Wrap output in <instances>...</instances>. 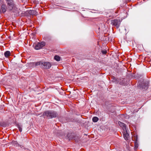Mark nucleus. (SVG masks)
<instances>
[{
  "label": "nucleus",
  "instance_id": "f257e3e1",
  "mask_svg": "<svg viewBox=\"0 0 151 151\" xmlns=\"http://www.w3.org/2000/svg\"><path fill=\"white\" fill-rule=\"evenodd\" d=\"M44 118L48 119H52L58 117V112L52 110H47L44 111L42 115Z\"/></svg>",
  "mask_w": 151,
  "mask_h": 151
},
{
  "label": "nucleus",
  "instance_id": "f03ea898",
  "mask_svg": "<svg viewBox=\"0 0 151 151\" xmlns=\"http://www.w3.org/2000/svg\"><path fill=\"white\" fill-rule=\"evenodd\" d=\"M52 66L51 63L48 62L40 61V67L42 69H50Z\"/></svg>",
  "mask_w": 151,
  "mask_h": 151
},
{
  "label": "nucleus",
  "instance_id": "7ed1b4c3",
  "mask_svg": "<svg viewBox=\"0 0 151 151\" xmlns=\"http://www.w3.org/2000/svg\"><path fill=\"white\" fill-rule=\"evenodd\" d=\"M7 4L8 9L11 11L14 8V4L13 0H5Z\"/></svg>",
  "mask_w": 151,
  "mask_h": 151
},
{
  "label": "nucleus",
  "instance_id": "20e7f679",
  "mask_svg": "<svg viewBox=\"0 0 151 151\" xmlns=\"http://www.w3.org/2000/svg\"><path fill=\"white\" fill-rule=\"evenodd\" d=\"M74 134L73 133H69L68 134L67 137L69 139V140L73 139L76 142H78L80 140V137L77 136H74Z\"/></svg>",
  "mask_w": 151,
  "mask_h": 151
},
{
  "label": "nucleus",
  "instance_id": "39448f33",
  "mask_svg": "<svg viewBox=\"0 0 151 151\" xmlns=\"http://www.w3.org/2000/svg\"><path fill=\"white\" fill-rule=\"evenodd\" d=\"M128 76L130 79H138L141 78L142 76V75L140 74H135L131 73L129 74Z\"/></svg>",
  "mask_w": 151,
  "mask_h": 151
},
{
  "label": "nucleus",
  "instance_id": "423d86ee",
  "mask_svg": "<svg viewBox=\"0 0 151 151\" xmlns=\"http://www.w3.org/2000/svg\"><path fill=\"white\" fill-rule=\"evenodd\" d=\"M111 24L113 26H115L118 28L120 26L121 21L119 19L112 20L111 21Z\"/></svg>",
  "mask_w": 151,
  "mask_h": 151
},
{
  "label": "nucleus",
  "instance_id": "0eeeda50",
  "mask_svg": "<svg viewBox=\"0 0 151 151\" xmlns=\"http://www.w3.org/2000/svg\"><path fill=\"white\" fill-rule=\"evenodd\" d=\"M45 45V42H38L35 46V48L36 50H38L43 47Z\"/></svg>",
  "mask_w": 151,
  "mask_h": 151
},
{
  "label": "nucleus",
  "instance_id": "6e6552de",
  "mask_svg": "<svg viewBox=\"0 0 151 151\" xmlns=\"http://www.w3.org/2000/svg\"><path fill=\"white\" fill-rule=\"evenodd\" d=\"M149 84V83L148 81H145L141 84L139 83V86H140V88L146 90L148 88Z\"/></svg>",
  "mask_w": 151,
  "mask_h": 151
},
{
  "label": "nucleus",
  "instance_id": "1a4fd4ad",
  "mask_svg": "<svg viewBox=\"0 0 151 151\" xmlns=\"http://www.w3.org/2000/svg\"><path fill=\"white\" fill-rule=\"evenodd\" d=\"M28 66L30 68L38 67H40V61L37 62H32L27 64Z\"/></svg>",
  "mask_w": 151,
  "mask_h": 151
},
{
  "label": "nucleus",
  "instance_id": "9d476101",
  "mask_svg": "<svg viewBox=\"0 0 151 151\" xmlns=\"http://www.w3.org/2000/svg\"><path fill=\"white\" fill-rule=\"evenodd\" d=\"M7 9L8 8L5 4H2L0 7V13L4 14L6 12Z\"/></svg>",
  "mask_w": 151,
  "mask_h": 151
},
{
  "label": "nucleus",
  "instance_id": "9b49d317",
  "mask_svg": "<svg viewBox=\"0 0 151 151\" xmlns=\"http://www.w3.org/2000/svg\"><path fill=\"white\" fill-rule=\"evenodd\" d=\"M26 12L30 15H35L38 14V12L34 10H28Z\"/></svg>",
  "mask_w": 151,
  "mask_h": 151
},
{
  "label": "nucleus",
  "instance_id": "f8f14e48",
  "mask_svg": "<svg viewBox=\"0 0 151 151\" xmlns=\"http://www.w3.org/2000/svg\"><path fill=\"white\" fill-rule=\"evenodd\" d=\"M118 123L119 125L123 129H126V125L124 123H122L120 121H119Z\"/></svg>",
  "mask_w": 151,
  "mask_h": 151
},
{
  "label": "nucleus",
  "instance_id": "ddd939ff",
  "mask_svg": "<svg viewBox=\"0 0 151 151\" xmlns=\"http://www.w3.org/2000/svg\"><path fill=\"white\" fill-rule=\"evenodd\" d=\"M4 56L6 57L7 58L9 56H10L11 55V52L10 51H7L5 52L4 53Z\"/></svg>",
  "mask_w": 151,
  "mask_h": 151
},
{
  "label": "nucleus",
  "instance_id": "4468645a",
  "mask_svg": "<svg viewBox=\"0 0 151 151\" xmlns=\"http://www.w3.org/2000/svg\"><path fill=\"white\" fill-rule=\"evenodd\" d=\"M125 140H127L128 139V138L129 137V134L127 133L126 132V133L124 134H123Z\"/></svg>",
  "mask_w": 151,
  "mask_h": 151
},
{
  "label": "nucleus",
  "instance_id": "2eb2a0df",
  "mask_svg": "<svg viewBox=\"0 0 151 151\" xmlns=\"http://www.w3.org/2000/svg\"><path fill=\"white\" fill-rule=\"evenodd\" d=\"M99 119V118L96 116H94L92 118V121L94 122H97Z\"/></svg>",
  "mask_w": 151,
  "mask_h": 151
},
{
  "label": "nucleus",
  "instance_id": "dca6fc26",
  "mask_svg": "<svg viewBox=\"0 0 151 151\" xmlns=\"http://www.w3.org/2000/svg\"><path fill=\"white\" fill-rule=\"evenodd\" d=\"M54 59L55 60L57 61H59L60 60V57L58 55H55L54 57Z\"/></svg>",
  "mask_w": 151,
  "mask_h": 151
},
{
  "label": "nucleus",
  "instance_id": "f3484780",
  "mask_svg": "<svg viewBox=\"0 0 151 151\" xmlns=\"http://www.w3.org/2000/svg\"><path fill=\"white\" fill-rule=\"evenodd\" d=\"M17 127H18L19 131L20 132H22V129L21 126L19 125H18Z\"/></svg>",
  "mask_w": 151,
  "mask_h": 151
},
{
  "label": "nucleus",
  "instance_id": "a211bd4d",
  "mask_svg": "<svg viewBox=\"0 0 151 151\" xmlns=\"http://www.w3.org/2000/svg\"><path fill=\"white\" fill-rule=\"evenodd\" d=\"M138 147V144H137L136 143H135V145H134V150H136L137 149Z\"/></svg>",
  "mask_w": 151,
  "mask_h": 151
},
{
  "label": "nucleus",
  "instance_id": "6ab92c4d",
  "mask_svg": "<svg viewBox=\"0 0 151 151\" xmlns=\"http://www.w3.org/2000/svg\"><path fill=\"white\" fill-rule=\"evenodd\" d=\"M102 53L103 54H106V53L107 52V51L106 50H102L101 51Z\"/></svg>",
  "mask_w": 151,
  "mask_h": 151
},
{
  "label": "nucleus",
  "instance_id": "aec40b11",
  "mask_svg": "<svg viewBox=\"0 0 151 151\" xmlns=\"http://www.w3.org/2000/svg\"><path fill=\"white\" fill-rule=\"evenodd\" d=\"M13 143L14 146H15L16 144H17V141H12Z\"/></svg>",
  "mask_w": 151,
  "mask_h": 151
},
{
  "label": "nucleus",
  "instance_id": "412c9836",
  "mask_svg": "<svg viewBox=\"0 0 151 151\" xmlns=\"http://www.w3.org/2000/svg\"><path fill=\"white\" fill-rule=\"evenodd\" d=\"M113 81L114 82H115L117 83V79H116V78H114V79H113Z\"/></svg>",
  "mask_w": 151,
  "mask_h": 151
},
{
  "label": "nucleus",
  "instance_id": "4be33fe9",
  "mask_svg": "<svg viewBox=\"0 0 151 151\" xmlns=\"http://www.w3.org/2000/svg\"><path fill=\"white\" fill-rule=\"evenodd\" d=\"M20 146L19 144H18L17 142V144H16V145H15V146L16 147H18V146Z\"/></svg>",
  "mask_w": 151,
  "mask_h": 151
},
{
  "label": "nucleus",
  "instance_id": "5701e85b",
  "mask_svg": "<svg viewBox=\"0 0 151 151\" xmlns=\"http://www.w3.org/2000/svg\"><path fill=\"white\" fill-rule=\"evenodd\" d=\"M137 137L136 138V141H137Z\"/></svg>",
  "mask_w": 151,
  "mask_h": 151
}]
</instances>
